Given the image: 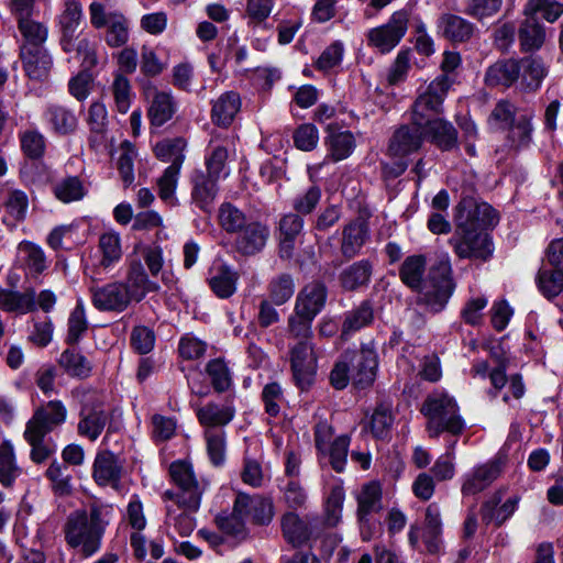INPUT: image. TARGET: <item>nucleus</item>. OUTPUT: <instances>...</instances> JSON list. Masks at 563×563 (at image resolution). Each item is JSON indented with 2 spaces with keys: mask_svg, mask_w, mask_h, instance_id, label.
<instances>
[{
  "mask_svg": "<svg viewBox=\"0 0 563 563\" xmlns=\"http://www.w3.org/2000/svg\"><path fill=\"white\" fill-rule=\"evenodd\" d=\"M456 230L449 243L461 258L487 260L493 250L484 229L497 223V213L487 202L463 199L455 208Z\"/></svg>",
  "mask_w": 563,
  "mask_h": 563,
  "instance_id": "obj_1",
  "label": "nucleus"
},
{
  "mask_svg": "<svg viewBox=\"0 0 563 563\" xmlns=\"http://www.w3.org/2000/svg\"><path fill=\"white\" fill-rule=\"evenodd\" d=\"M451 87V80L442 75L432 80L419 92L411 108V124L426 134V139L444 151L457 144L454 126L440 117L442 104Z\"/></svg>",
  "mask_w": 563,
  "mask_h": 563,
  "instance_id": "obj_2",
  "label": "nucleus"
},
{
  "mask_svg": "<svg viewBox=\"0 0 563 563\" xmlns=\"http://www.w3.org/2000/svg\"><path fill=\"white\" fill-rule=\"evenodd\" d=\"M114 517L112 505L95 501L70 512L63 526L66 545L84 559L101 550L108 526Z\"/></svg>",
  "mask_w": 563,
  "mask_h": 563,
  "instance_id": "obj_3",
  "label": "nucleus"
},
{
  "mask_svg": "<svg viewBox=\"0 0 563 563\" xmlns=\"http://www.w3.org/2000/svg\"><path fill=\"white\" fill-rule=\"evenodd\" d=\"M422 412L428 418L427 430L431 438H437L444 431L459 434L465 427L456 401L446 393L437 391L429 396Z\"/></svg>",
  "mask_w": 563,
  "mask_h": 563,
  "instance_id": "obj_4",
  "label": "nucleus"
},
{
  "mask_svg": "<svg viewBox=\"0 0 563 563\" xmlns=\"http://www.w3.org/2000/svg\"><path fill=\"white\" fill-rule=\"evenodd\" d=\"M170 476L180 492L175 495V503L189 510H198L202 494L209 483L205 479H197L192 466L186 461H176L169 467Z\"/></svg>",
  "mask_w": 563,
  "mask_h": 563,
  "instance_id": "obj_5",
  "label": "nucleus"
},
{
  "mask_svg": "<svg viewBox=\"0 0 563 563\" xmlns=\"http://www.w3.org/2000/svg\"><path fill=\"white\" fill-rule=\"evenodd\" d=\"M409 16L410 14L406 9L395 11L386 23L366 32L367 45L380 54L390 53L406 35Z\"/></svg>",
  "mask_w": 563,
  "mask_h": 563,
  "instance_id": "obj_6",
  "label": "nucleus"
},
{
  "mask_svg": "<svg viewBox=\"0 0 563 563\" xmlns=\"http://www.w3.org/2000/svg\"><path fill=\"white\" fill-rule=\"evenodd\" d=\"M449 263H441L430 271L429 277L420 288V302L431 312L442 311L451 298L454 285L450 276Z\"/></svg>",
  "mask_w": 563,
  "mask_h": 563,
  "instance_id": "obj_7",
  "label": "nucleus"
},
{
  "mask_svg": "<svg viewBox=\"0 0 563 563\" xmlns=\"http://www.w3.org/2000/svg\"><path fill=\"white\" fill-rule=\"evenodd\" d=\"M99 258H91L85 266V275L91 282H99L104 275L121 260L122 249L120 234L114 231H109L99 238Z\"/></svg>",
  "mask_w": 563,
  "mask_h": 563,
  "instance_id": "obj_8",
  "label": "nucleus"
},
{
  "mask_svg": "<svg viewBox=\"0 0 563 563\" xmlns=\"http://www.w3.org/2000/svg\"><path fill=\"white\" fill-rule=\"evenodd\" d=\"M132 303L141 302L150 292H157L159 285L150 278L140 258H129L124 279L120 280Z\"/></svg>",
  "mask_w": 563,
  "mask_h": 563,
  "instance_id": "obj_9",
  "label": "nucleus"
},
{
  "mask_svg": "<svg viewBox=\"0 0 563 563\" xmlns=\"http://www.w3.org/2000/svg\"><path fill=\"white\" fill-rule=\"evenodd\" d=\"M89 292L93 307L99 311L123 312L132 305L120 280L102 286L91 285Z\"/></svg>",
  "mask_w": 563,
  "mask_h": 563,
  "instance_id": "obj_10",
  "label": "nucleus"
},
{
  "mask_svg": "<svg viewBox=\"0 0 563 563\" xmlns=\"http://www.w3.org/2000/svg\"><path fill=\"white\" fill-rule=\"evenodd\" d=\"M67 415V408L60 400H49L34 410L25 429L48 434L64 424Z\"/></svg>",
  "mask_w": 563,
  "mask_h": 563,
  "instance_id": "obj_11",
  "label": "nucleus"
},
{
  "mask_svg": "<svg viewBox=\"0 0 563 563\" xmlns=\"http://www.w3.org/2000/svg\"><path fill=\"white\" fill-rule=\"evenodd\" d=\"M291 368L296 384L308 388L314 378L317 358L309 341H300L291 349Z\"/></svg>",
  "mask_w": 563,
  "mask_h": 563,
  "instance_id": "obj_12",
  "label": "nucleus"
},
{
  "mask_svg": "<svg viewBox=\"0 0 563 563\" xmlns=\"http://www.w3.org/2000/svg\"><path fill=\"white\" fill-rule=\"evenodd\" d=\"M246 495L239 494L231 511L223 510L216 516V525L227 538L242 542L246 538Z\"/></svg>",
  "mask_w": 563,
  "mask_h": 563,
  "instance_id": "obj_13",
  "label": "nucleus"
},
{
  "mask_svg": "<svg viewBox=\"0 0 563 563\" xmlns=\"http://www.w3.org/2000/svg\"><path fill=\"white\" fill-rule=\"evenodd\" d=\"M145 96L150 100L147 114L153 125L162 126L175 115L178 107L170 90H158L150 85Z\"/></svg>",
  "mask_w": 563,
  "mask_h": 563,
  "instance_id": "obj_14",
  "label": "nucleus"
},
{
  "mask_svg": "<svg viewBox=\"0 0 563 563\" xmlns=\"http://www.w3.org/2000/svg\"><path fill=\"white\" fill-rule=\"evenodd\" d=\"M123 466L115 454L103 451L96 455L92 465V477L99 486L119 489Z\"/></svg>",
  "mask_w": 563,
  "mask_h": 563,
  "instance_id": "obj_15",
  "label": "nucleus"
},
{
  "mask_svg": "<svg viewBox=\"0 0 563 563\" xmlns=\"http://www.w3.org/2000/svg\"><path fill=\"white\" fill-rule=\"evenodd\" d=\"M378 358L373 342L363 344L360 353L355 356L353 374L351 376L354 385L365 388L372 385L376 378Z\"/></svg>",
  "mask_w": 563,
  "mask_h": 563,
  "instance_id": "obj_16",
  "label": "nucleus"
},
{
  "mask_svg": "<svg viewBox=\"0 0 563 563\" xmlns=\"http://www.w3.org/2000/svg\"><path fill=\"white\" fill-rule=\"evenodd\" d=\"M500 459L478 465L465 475L462 485L463 495H476L488 487L500 474Z\"/></svg>",
  "mask_w": 563,
  "mask_h": 563,
  "instance_id": "obj_17",
  "label": "nucleus"
},
{
  "mask_svg": "<svg viewBox=\"0 0 563 563\" xmlns=\"http://www.w3.org/2000/svg\"><path fill=\"white\" fill-rule=\"evenodd\" d=\"M437 31L450 42L465 43L473 36L475 25L460 15L443 13L437 20Z\"/></svg>",
  "mask_w": 563,
  "mask_h": 563,
  "instance_id": "obj_18",
  "label": "nucleus"
},
{
  "mask_svg": "<svg viewBox=\"0 0 563 563\" xmlns=\"http://www.w3.org/2000/svg\"><path fill=\"white\" fill-rule=\"evenodd\" d=\"M423 140L427 139L421 130H418L412 124L402 125L391 136L388 151L391 156L404 157L418 151Z\"/></svg>",
  "mask_w": 563,
  "mask_h": 563,
  "instance_id": "obj_19",
  "label": "nucleus"
},
{
  "mask_svg": "<svg viewBox=\"0 0 563 563\" xmlns=\"http://www.w3.org/2000/svg\"><path fill=\"white\" fill-rule=\"evenodd\" d=\"M23 69L30 79L44 80L52 68L53 59L46 48L20 47Z\"/></svg>",
  "mask_w": 563,
  "mask_h": 563,
  "instance_id": "obj_20",
  "label": "nucleus"
},
{
  "mask_svg": "<svg viewBox=\"0 0 563 563\" xmlns=\"http://www.w3.org/2000/svg\"><path fill=\"white\" fill-rule=\"evenodd\" d=\"M327 288L320 282L306 285L297 296L296 311L308 316H317L324 307Z\"/></svg>",
  "mask_w": 563,
  "mask_h": 563,
  "instance_id": "obj_21",
  "label": "nucleus"
},
{
  "mask_svg": "<svg viewBox=\"0 0 563 563\" xmlns=\"http://www.w3.org/2000/svg\"><path fill=\"white\" fill-rule=\"evenodd\" d=\"M219 221L221 227L228 233H236L242 239L236 242V251L241 254H245V235H246V217L244 212L232 203H223L219 210Z\"/></svg>",
  "mask_w": 563,
  "mask_h": 563,
  "instance_id": "obj_22",
  "label": "nucleus"
},
{
  "mask_svg": "<svg viewBox=\"0 0 563 563\" xmlns=\"http://www.w3.org/2000/svg\"><path fill=\"white\" fill-rule=\"evenodd\" d=\"M108 421V416L100 405L82 407L77 426L78 434L96 441L102 433Z\"/></svg>",
  "mask_w": 563,
  "mask_h": 563,
  "instance_id": "obj_23",
  "label": "nucleus"
},
{
  "mask_svg": "<svg viewBox=\"0 0 563 563\" xmlns=\"http://www.w3.org/2000/svg\"><path fill=\"white\" fill-rule=\"evenodd\" d=\"M240 109V96L233 91L224 92L213 101L211 120L218 126L228 128L232 124Z\"/></svg>",
  "mask_w": 563,
  "mask_h": 563,
  "instance_id": "obj_24",
  "label": "nucleus"
},
{
  "mask_svg": "<svg viewBox=\"0 0 563 563\" xmlns=\"http://www.w3.org/2000/svg\"><path fill=\"white\" fill-rule=\"evenodd\" d=\"M328 150L327 157L333 162H340L347 158L354 151L356 142L350 131H340L328 126V136L324 140Z\"/></svg>",
  "mask_w": 563,
  "mask_h": 563,
  "instance_id": "obj_25",
  "label": "nucleus"
},
{
  "mask_svg": "<svg viewBox=\"0 0 563 563\" xmlns=\"http://www.w3.org/2000/svg\"><path fill=\"white\" fill-rule=\"evenodd\" d=\"M87 123L90 128L89 142L92 148L99 151L106 147V129L108 123V113L106 106L101 102H93L88 110Z\"/></svg>",
  "mask_w": 563,
  "mask_h": 563,
  "instance_id": "obj_26",
  "label": "nucleus"
},
{
  "mask_svg": "<svg viewBox=\"0 0 563 563\" xmlns=\"http://www.w3.org/2000/svg\"><path fill=\"white\" fill-rule=\"evenodd\" d=\"M35 298L36 294L33 289H26L22 292L16 290L1 289L0 308L4 311L25 314L35 310Z\"/></svg>",
  "mask_w": 563,
  "mask_h": 563,
  "instance_id": "obj_27",
  "label": "nucleus"
},
{
  "mask_svg": "<svg viewBox=\"0 0 563 563\" xmlns=\"http://www.w3.org/2000/svg\"><path fill=\"white\" fill-rule=\"evenodd\" d=\"M16 261L30 274L37 275L47 268V262L42 247L30 241H22L16 249Z\"/></svg>",
  "mask_w": 563,
  "mask_h": 563,
  "instance_id": "obj_28",
  "label": "nucleus"
},
{
  "mask_svg": "<svg viewBox=\"0 0 563 563\" xmlns=\"http://www.w3.org/2000/svg\"><path fill=\"white\" fill-rule=\"evenodd\" d=\"M382 509V488L376 482L365 484L357 496V517L369 523V516Z\"/></svg>",
  "mask_w": 563,
  "mask_h": 563,
  "instance_id": "obj_29",
  "label": "nucleus"
},
{
  "mask_svg": "<svg viewBox=\"0 0 563 563\" xmlns=\"http://www.w3.org/2000/svg\"><path fill=\"white\" fill-rule=\"evenodd\" d=\"M82 20V8L78 0H64L63 10L58 19L60 38H65V45L69 48L70 41Z\"/></svg>",
  "mask_w": 563,
  "mask_h": 563,
  "instance_id": "obj_30",
  "label": "nucleus"
},
{
  "mask_svg": "<svg viewBox=\"0 0 563 563\" xmlns=\"http://www.w3.org/2000/svg\"><path fill=\"white\" fill-rule=\"evenodd\" d=\"M368 238L367 225L363 221H353L342 232L341 252L344 257L356 256Z\"/></svg>",
  "mask_w": 563,
  "mask_h": 563,
  "instance_id": "obj_31",
  "label": "nucleus"
},
{
  "mask_svg": "<svg viewBox=\"0 0 563 563\" xmlns=\"http://www.w3.org/2000/svg\"><path fill=\"white\" fill-rule=\"evenodd\" d=\"M196 413L199 422L206 429H220L219 427L228 424L234 417V410L231 406H220L214 402L197 407Z\"/></svg>",
  "mask_w": 563,
  "mask_h": 563,
  "instance_id": "obj_32",
  "label": "nucleus"
},
{
  "mask_svg": "<svg viewBox=\"0 0 563 563\" xmlns=\"http://www.w3.org/2000/svg\"><path fill=\"white\" fill-rule=\"evenodd\" d=\"M520 75V66L514 59L498 60L488 67L485 81L488 86H511Z\"/></svg>",
  "mask_w": 563,
  "mask_h": 563,
  "instance_id": "obj_33",
  "label": "nucleus"
},
{
  "mask_svg": "<svg viewBox=\"0 0 563 563\" xmlns=\"http://www.w3.org/2000/svg\"><path fill=\"white\" fill-rule=\"evenodd\" d=\"M53 194L63 203H71L82 200L88 194V188L78 176H66L53 185Z\"/></svg>",
  "mask_w": 563,
  "mask_h": 563,
  "instance_id": "obj_34",
  "label": "nucleus"
},
{
  "mask_svg": "<svg viewBox=\"0 0 563 563\" xmlns=\"http://www.w3.org/2000/svg\"><path fill=\"white\" fill-rule=\"evenodd\" d=\"M69 49L65 45V38H60V45L64 52L73 53L75 52L79 57L82 58V65L87 68H92L97 65V54H96V45L97 42L93 37L77 33L74 34L70 41Z\"/></svg>",
  "mask_w": 563,
  "mask_h": 563,
  "instance_id": "obj_35",
  "label": "nucleus"
},
{
  "mask_svg": "<svg viewBox=\"0 0 563 563\" xmlns=\"http://www.w3.org/2000/svg\"><path fill=\"white\" fill-rule=\"evenodd\" d=\"M282 529L286 541L294 547L305 544L311 534L310 525L294 512H288L283 517Z\"/></svg>",
  "mask_w": 563,
  "mask_h": 563,
  "instance_id": "obj_36",
  "label": "nucleus"
},
{
  "mask_svg": "<svg viewBox=\"0 0 563 563\" xmlns=\"http://www.w3.org/2000/svg\"><path fill=\"white\" fill-rule=\"evenodd\" d=\"M499 501V498L494 497L484 504L482 508L483 521L486 523L494 522L497 526L503 525L516 511L519 498L516 496L511 497L507 499L503 505L498 506Z\"/></svg>",
  "mask_w": 563,
  "mask_h": 563,
  "instance_id": "obj_37",
  "label": "nucleus"
},
{
  "mask_svg": "<svg viewBox=\"0 0 563 563\" xmlns=\"http://www.w3.org/2000/svg\"><path fill=\"white\" fill-rule=\"evenodd\" d=\"M21 473L12 443L2 441L0 443V484L3 487H11Z\"/></svg>",
  "mask_w": 563,
  "mask_h": 563,
  "instance_id": "obj_38",
  "label": "nucleus"
},
{
  "mask_svg": "<svg viewBox=\"0 0 563 563\" xmlns=\"http://www.w3.org/2000/svg\"><path fill=\"white\" fill-rule=\"evenodd\" d=\"M372 264L367 260L353 263L340 274L341 286L346 290H355L366 285L372 275Z\"/></svg>",
  "mask_w": 563,
  "mask_h": 563,
  "instance_id": "obj_39",
  "label": "nucleus"
},
{
  "mask_svg": "<svg viewBox=\"0 0 563 563\" xmlns=\"http://www.w3.org/2000/svg\"><path fill=\"white\" fill-rule=\"evenodd\" d=\"M519 41L523 51H537L545 41L544 26L537 19L526 16L519 27Z\"/></svg>",
  "mask_w": 563,
  "mask_h": 563,
  "instance_id": "obj_40",
  "label": "nucleus"
},
{
  "mask_svg": "<svg viewBox=\"0 0 563 563\" xmlns=\"http://www.w3.org/2000/svg\"><path fill=\"white\" fill-rule=\"evenodd\" d=\"M426 272V258L422 255L408 256L399 271L401 282L411 289H420Z\"/></svg>",
  "mask_w": 563,
  "mask_h": 563,
  "instance_id": "obj_41",
  "label": "nucleus"
},
{
  "mask_svg": "<svg viewBox=\"0 0 563 563\" xmlns=\"http://www.w3.org/2000/svg\"><path fill=\"white\" fill-rule=\"evenodd\" d=\"M523 14L537 19L540 15L549 23H554L563 14V3L558 0H528Z\"/></svg>",
  "mask_w": 563,
  "mask_h": 563,
  "instance_id": "obj_42",
  "label": "nucleus"
},
{
  "mask_svg": "<svg viewBox=\"0 0 563 563\" xmlns=\"http://www.w3.org/2000/svg\"><path fill=\"white\" fill-rule=\"evenodd\" d=\"M18 27L23 37V43L20 47L45 48L44 43L47 40V27L31 18L18 22Z\"/></svg>",
  "mask_w": 563,
  "mask_h": 563,
  "instance_id": "obj_43",
  "label": "nucleus"
},
{
  "mask_svg": "<svg viewBox=\"0 0 563 563\" xmlns=\"http://www.w3.org/2000/svg\"><path fill=\"white\" fill-rule=\"evenodd\" d=\"M45 477L49 481L53 493L57 496L71 494V475L65 464L54 460L45 471Z\"/></svg>",
  "mask_w": 563,
  "mask_h": 563,
  "instance_id": "obj_44",
  "label": "nucleus"
},
{
  "mask_svg": "<svg viewBox=\"0 0 563 563\" xmlns=\"http://www.w3.org/2000/svg\"><path fill=\"white\" fill-rule=\"evenodd\" d=\"M106 26L104 41L110 47H121L128 43L130 25L128 19L122 13L110 12V20Z\"/></svg>",
  "mask_w": 563,
  "mask_h": 563,
  "instance_id": "obj_45",
  "label": "nucleus"
},
{
  "mask_svg": "<svg viewBox=\"0 0 563 563\" xmlns=\"http://www.w3.org/2000/svg\"><path fill=\"white\" fill-rule=\"evenodd\" d=\"M236 272L228 266H220L209 278V286L219 298H229L236 289Z\"/></svg>",
  "mask_w": 563,
  "mask_h": 563,
  "instance_id": "obj_46",
  "label": "nucleus"
},
{
  "mask_svg": "<svg viewBox=\"0 0 563 563\" xmlns=\"http://www.w3.org/2000/svg\"><path fill=\"white\" fill-rule=\"evenodd\" d=\"M196 511L180 507L176 503V507L167 508L166 525L169 528H174L179 536L187 537L196 528V519L192 516Z\"/></svg>",
  "mask_w": 563,
  "mask_h": 563,
  "instance_id": "obj_47",
  "label": "nucleus"
},
{
  "mask_svg": "<svg viewBox=\"0 0 563 563\" xmlns=\"http://www.w3.org/2000/svg\"><path fill=\"white\" fill-rule=\"evenodd\" d=\"M532 113L525 112L517 115L515 122L509 125L508 142L515 148L526 147L532 139Z\"/></svg>",
  "mask_w": 563,
  "mask_h": 563,
  "instance_id": "obj_48",
  "label": "nucleus"
},
{
  "mask_svg": "<svg viewBox=\"0 0 563 563\" xmlns=\"http://www.w3.org/2000/svg\"><path fill=\"white\" fill-rule=\"evenodd\" d=\"M23 435L31 446L30 459L32 462L42 464L56 452V444L45 441L46 434L25 429Z\"/></svg>",
  "mask_w": 563,
  "mask_h": 563,
  "instance_id": "obj_49",
  "label": "nucleus"
},
{
  "mask_svg": "<svg viewBox=\"0 0 563 563\" xmlns=\"http://www.w3.org/2000/svg\"><path fill=\"white\" fill-rule=\"evenodd\" d=\"M58 364L68 375L78 378L88 377L92 368L91 363L84 355L69 349L60 354Z\"/></svg>",
  "mask_w": 563,
  "mask_h": 563,
  "instance_id": "obj_50",
  "label": "nucleus"
},
{
  "mask_svg": "<svg viewBox=\"0 0 563 563\" xmlns=\"http://www.w3.org/2000/svg\"><path fill=\"white\" fill-rule=\"evenodd\" d=\"M186 142L180 139H167L158 142L154 147V153L162 162H170V165L181 167L185 159Z\"/></svg>",
  "mask_w": 563,
  "mask_h": 563,
  "instance_id": "obj_51",
  "label": "nucleus"
},
{
  "mask_svg": "<svg viewBox=\"0 0 563 563\" xmlns=\"http://www.w3.org/2000/svg\"><path fill=\"white\" fill-rule=\"evenodd\" d=\"M136 249H141L142 257L145 262V265L148 269V275L152 277H156L162 273V280L165 284L173 283V276H169L166 273H163L164 267V254L163 250L159 245H142L137 244Z\"/></svg>",
  "mask_w": 563,
  "mask_h": 563,
  "instance_id": "obj_52",
  "label": "nucleus"
},
{
  "mask_svg": "<svg viewBox=\"0 0 563 563\" xmlns=\"http://www.w3.org/2000/svg\"><path fill=\"white\" fill-rule=\"evenodd\" d=\"M519 66L520 71L522 70V81L526 87L531 90L538 89L548 75L547 66L538 57L525 58Z\"/></svg>",
  "mask_w": 563,
  "mask_h": 563,
  "instance_id": "obj_53",
  "label": "nucleus"
},
{
  "mask_svg": "<svg viewBox=\"0 0 563 563\" xmlns=\"http://www.w3.org/2000/svg\"><path fill=\"white\" fill-rule=\"evenodd\" d=\"M46 119L54 130L60 134L73 132L77 126L76 115L60 106H49L46 110Z\"/></svg>",
  "mask_w": 563,
  "mask_h": 563,
  "instance_id": "obj_54",
  "label": "nucleus"
},
{
  "mask_svg": "<svg viewBox=\"0 0 563 563\" xmlns=\"http://www.w3.org/2000/svg\"><path fill=\"white\" fill-rule=\"evenodd\" d=\"M217 179H211L203 173L199 172L195 174L192 178V199L196 203L205 209L213 200L217 194L216 183Z\"/></svg>",
  "mask_w": 563,
  "mask_h": 563,
  "instance_id": "obj_55",
  "label": "nucleus"
},
{
  "mask_svg": "<svg viewBox=\"0 0 563 563\" xmlns=\"http://www.w3.org/2000/svg\"><path fill=\"white\" fill-rule=\"evenodd\" d=\"M2 199L5 212L13 221H21L25 218L29 200L24 191L18 189L3 191Z\"/></svg>",
  "mask_w": 563,
  "mask_h": 563,
  "instance_id": "obj_56",
  "label": "nucleus"
},
{
  "mask_svg": "<svg viewBox=\"0 0 563 563\" xmlns=\"http://www.w3.org/2000/svg\"><path fill=\"white\" fill-rule=\"evenodd\" d=\"M22 152L32 159L44 155L46 143L44 135L36 129H27L19 133Z\"/></svg>",
  "mask_w": 563,
  "mask_h": 563,
  "instance_id": "obj_57",
  "label": "nucleus"
},
{
  "mask_svg": "<svg viewBox=\"0 0 563 563\" xmlns=\"http://www.w3.org/2000/svg\"><path fill=\"white\" fill-rule=\"evenodd\" d=\"M373 319V308L368 302H362L356 309L346 313L342 327V333L346 335L351 332H355L368 325Z\"/></svg>",
  "mask_w": 563,
  "mask_h": 563,
  "instance_id": "obj_58",
  "label": "nucleus"
},
{
  "mask_svg": "<svg viewBox=\"0 0 563 563\" xmlns=\"http://www.w3.org/2000/svg\"><path fill=\"white\" fill-rule=\"evenodd\" d=\"M207 453L214 466L222 465L225 459V440L222 429H206Z\"/></svg>",
  "mask_w": 563,
  "mask_h": 563,
  "instance_id": "obj_59",
  "label": "nucleus"
},
{
  "mask_svg": "<svg viewBox=\"0 0 563 563\" xmlns=\"http://www.w3.org/2000/svg\"><path fill=\"white\" fill-rule=\"evenodd\" d=\"M206 372L217 391L222 393L230 388L232 384L231 372L223 360L214 358L208 362Z\"/></svg>",
  "mask_w": 563,
  "mask_h": 563,
  "instance_id": "obj_60",
  "label": "nucleus"
},
{
  "mask_svg": "<svg viewBox=\"0 0 563 563\" xmlns=\"http://www.w3.org/2000/svg\"><path fill=\"white\" fill-rule=\"evenodd\" d=\"M136 151L129 141L121 143L119 147L118 168L124 186H130L134 181V159Z\"/></svg>",
  "mask_w": 563,
  "mask_h": 563,
  "instance_id": "obj_61",
  "label": "nucleus"
},
{
  "mask_svg": "<svg viewBox=\"0 0 563 563\" xmlns=\"http://www.w3.org/2000/svg\"><path fill=\"white\" fill-rule=\"evenodd\" d=\"M227 148L220 145L212 147L210 153L206 156L207 176L217 180L228 177L229 169L227 167Z\"/></svg>",
  "mask_w": 563,
  "mask_h": 563,
  "instance_id": "obj_62",
  "label": "nucleus"
},
{
  "mask_svg": "<svg viewBox=\"0 0 563 563\" xmlns=\"http://www.w3.org/2000/svg\"><path fill=\"white\" fill-rule=\"evenodd\" d=\"M181 167L169 165L157 179L159 198L170 205L176 202L175 191L178 184V176Z\"/></svg>",
  "mask_w": 563,
  "mask_h": 563,
  "instance_id": "obj_63",
  "label": "nucleus"
},
{
  "mask_svg": "<svg viewBox=\"0 0 563 563\" xmlns=\"http://www.w3.org/2000/svg\"><path fill=\"white\" fill-rule=\"evenodd\" d=\"M538 286L545 297H556L563 290V271H541L538 275Z\"/></svg>",
  "mask_w": 563,
  "mask_h": 563,
  "instance_id": "obj_64",
  "label": "nucleus"
}]
</instances>
